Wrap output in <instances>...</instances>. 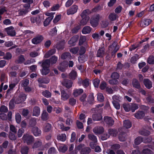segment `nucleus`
Listing matches in <instances>:
<instances>
[{
    "label": "nucleus",
    "mask_w": 154,
    "mask_h": 154,
    "mask_svg": "<svg viewBox=\"0 0 154 154\" xmlns=\"http://www.w3.org/2000/svg\"><path fill=\"white\" fill-rule=\"evenodd\" d=\"M22 138L24 143H26L28 145L32 143L34 140L32 136L27 134H24Z\"/></svg>",
    "instance_id": "3"
},
{
    "label": "nucleus",
    "mask_w": 154,
    "mask_h": 154,
    "mask_svg": "<svg viewBox=\"0 0 154 154\" xmlns=\"http://www.w3.org/2000/svg\"><path fill=\"white\" fill-rule=\"evenodd\" d=\"M104 120L107 124L110 125H112L114 123V121L111 118L108 116L104 117Z\"/></svg>",
    "instance_id": "15"
},
{
    "label": "nucleus",
    "mask_w": 154,
    "mask_h": 154,
    "mask_svg": "<svg viewBox=\"0 0 154 154\" xmlns=\"http://www.w3.org/2000/svg\"><path fill=\"white\" fill-rule=\"evenodd\" d=\"M143 139L141 137H139L135 139V143L136 145L140 144L142 141H143Z\"/></svg>",
    "instance_id": "52"
},
{
    "label": "nucleus",
    "mask_w": 154,
    "mask_h": 154,
    "mask_svg": "<svg viewBox=\"0 0 154 154\" xmlns=\"http://www.w3.org/2000/svg\"><path fill=\"white\" fill-rule=\"evenodd\" d=\"M88 137L89 139L96 143L97 141L96 137L92 134H89L88 135Z\"/></svg>",
    "instance_id": "36"
},
{
    "label": "nucleus",
    "mask_w": 154,
    "mask_h": 154,
    "mask_svg": "<svg viewBox=\"0 0 154 154\" xmlns=\"http://www.w3.org/2000/svg\"><path fill=\"white\" fill-rule=\"evenodd\" d=\"M21 116L19 113H17L15 115V119L17 123H19L21 120Z\"/></svg>",
    "instance_id": "57"
},
{
    "label": "nucleus",
    "mask_w": 154,
    "mask_h": 154,
    "mask_svg": "<svg viewBox=\"0 0 154 154\" xmlns=\"http://www.w3.org/2000/svg\"><path fill=\"white\" fill-rule=\"evenodd\" d=\"M50 60H49L47 59L43 61L42 64V66L43 68H49L50 65Z\"/></svg>",
    "instance_id": "31"
},
{
    "label": "nucleus",
    "mask_w": 154,
    "mask_h": 154,
    "mask_svg": "<svg viewBox=\"0 0 154 154\" xmlns=\"http://www.w3.org/2000/svg\"><path fill=\"white\" fill-rule=\"evenodd\" d=\"M68 66V64L67 62H63L60 65L58 69L60 71L63 72L65 70L66 67Z\"/></svg>",
    "instance_id": "20"
},
{
    "label": "nucleus",
    "mask_w": 154,
    "mask_h": 154,
    "mask_svg": "<svg viewBox=\"0 0 154 154\" xmlns=\"http://www.w3.org/2000/svg\"><path fill=\"white\" fill-rule=\"evenodd\" d=\"M29 10L27 9H23L18 11L19 16H23L25 15L28 12Z\"/></svg>",
    "instance_id": "46"
},
{
    "label": "nucleus",
    "mask_w": 154,
    "mask_h": 154,
    "mask_svg": "<svg viewBox=\"0 0 154 154\" xmlns=\"http://www.w3.org/2000/svg\"><path fill=\"white\" fill-rule=\"evenodd\" d=\"M82 19L80 21V25L84 26L86 25L90 19L89 17H87L86 18H82Z\"/></svg>",
    "instance_id": "35"
},
{
    "label": "nucleus",
    "mask_w": 154,
    "mask_h": 154,
    "mask_svg": "<svg viewBox=\"0 0 154 154\" xmlns=\"http://www.w3.org/2000/svg\"><path fill=\"white\" fill-rule=\"evenodd\" d=\"M51 128V125L49 123H47L45 124L44 127V130L46 132L49 131Z\"/></svg>",
    "instance_id": "45"
},
{
    "label": "nucleus",
    "mask_w": 154,
    "mask_h": 154,
    "mask_svg": "<svg viewBox=\"0 0 154 154\" xmlns=\"http://www.w3.org/2000/svg\"><path fill=\"white\" fill-rule=\"evenodd\" d=\"M133 85L134 87L138 88H140V84L138 81L136 79H134L133 81Z\"/></svg>",
    "instance_id": "53"
},
{
    "label": "nucleus",
    "mask_w": 154,
    "mask_h": 154,
    "mask_svg": "<svg viewBox=\"0 0 154 154\" xmlns=\"http://www.w3.org/2000/svg\"><path fill=\"white\" fill-rule=\"evenodd\" d=\"M40 113V109L38 106L35 107L33 110L32 116L36 117L38 116Z\"/></svg>",
    "instance_id": "14"
},
{
    "label": "nucleus",
    "mask_w": 154,
    "mask_h": 154,
    "mask_svg": "<svg viewBox=\"0 0 154 154\" xmlns=\"http://www.w3.org/2000/svg\"><path fill=\"white\" fill-rule=\"evenodd\" d=\"M84 144H80L75 148V151L80 150L81 154H88L91 151V149L88 147H84Z\"/></svg>",
    "instance_id": "1"
},
{
    "label": "nucleus",
    "mask_w": 154,
    "mask_h": 154,
    "mask_svg": "<svg viewBox=\"0 0 154 154\" xmlns=\"http://www.w3.org/2000/svg\"><path fill=\"white\" fill-rule=\"evenodd\" d=\"M151 22L152 20L150 19H145L142 22L140 25L144 27L148 26Z\"/></svg>",
    "instance_id": "16"
},
{
    "label": "nucleus",
    "mask_w": 154,
    "mask_h": 154,
    "mask_svg": "<svg viewBox=\"0 0 154 154\" xmlns=\"http://www.w3.org/2000/svg\"><path fill=\"white\" fill-rule=\"evenodd\" d=\"M90 12L88 9H86L84 10L81 14V16L82 18H86L88 16V14H90Z\"/></svg>",
    "instance_id": "30"
},
{
    "label": "nucleus",
    "mask_w": 154,
    "mask_h": 154,
    "mask_svg": "<svg viewBox=\"0 0 154 154\" xmlns=\"http://www.w3.org/2000/svg\"><path fill=\"white\" fill-rule=\"evenodd\" d=\"M25 60V59L24 56L22 55H21L16 60V62L17 63H23Z\"/></svg>",
    "instance_id": "39"
},
{
    "label": "nucleus",
    "mask_w": 154,
    "mask_h": 154,
    "mask_svg": "<svg viewBox=\"0 0 154 154\" xmlns=\"http://www.w3.org/2000/svg\"><path fill=\"white\" fill-rule=\"evenodd\" d=\"M139 133L140 134L144 136H148L150 134L149 131L145 129L140 130L139 131Z\"/></svg>",
    "instance_id": "42"
},
{
    "label": "nucleus",
    "mask_w": 154,
    "mask_h": 154,
    "mask_svg": "<svg viewBox=\"0 0 154 154\" xmlns=\"http://www.w3.org/2000/svg\"><path fill=\"white\" fill-rule=\"evenodd\" d=\"M29 84V80L28 79H26L21 82V85L25 87L27 86Z\"/></svg>",
    "instance_id": "61"
},
{
    "label": "nucleus",
    "mask_w": 154,
    "mask_h": 154,
    "mask_svg": "<svg viewBox=\"0 0 154 154\" xmlns=\"http://www.w3.org/2000/svg\"><path fill=\"white\" fill-rule=\"evenodd\" d=\"M86 40V37L85 36H80L79 42V45H82Z\"/></svg>",
    "instance_id": "49"
},
{
    "label": "nucleus",
    "mask_w": 154,
    "mask_h": 154,
    "mask_svg": "<svg viewBox=\"0 0 154 154\" xmlns=\"http://www.w3.org/2000/svg\"><path fill=\"white\" fill-rule=\"evenodd\" d=\"M97 100L100 102H102L103 101L104 97L103 94L101 93H99L97 94Z\"/></svg>",
    "instance_id": "56"
},
{
    "label": "nucleus",
    "mask_w": 154,
    "mask_h": 154,
    "mask_svg": "<svg viewBox=\"0 0 154 154\" xmlns=\"http://www.w3.org/2000/svg\"><path fill=\"white\" fill-rule=\"evenodd\" d=\"M154 148V146H145L143 151V154H152V152L148 148L152 149Z\"/></svg>",
    "instance_id": "12"
},
{
    "label": "nucleus",
    "mask_w": 154,
    "mask_h": 154,
    "mask_svg": "<svg viewBox=\"0 0 154 154\" xmlns=\"http://www.w3.org/2000/svg\"><path fill=\"white\" fill-rule=\"evenodd\" d=\"M144 116V112L142 111H138L134 114L135 117L137 119H141L143 118Z\"/></svg>",
    "instance_id": "23"
},
{
    "label": "nucleus",
    "mask_w": 154,
    "mask_h": 154,
    "mask_svg": "<svg viewBox=\"0 0 154 154\" xmlns=\"http://www.w3.org/2000/svg\"><path fill=\"white\" fill-rule=\"evenodd\" d=\"M72 82L70 80H67L65 82L64 85L67 88H71L72 86Z\"/></svg>",
    "instance_id": "44"
},
{
    "label": "nucleus",
    "mask_w": 154,
    "mask_h": 154,
    "mask_svg": "<svg viewBox=\"0 0 154 154\" xmlns=\"http://www.w3.org/2000/svg\"><path fill=\"white\" fill-rule=\"evenodd\" d=\"M131 109L132 112L135 111V110L137 109L138 108V105L136 104H131Z\"/></svg>",
    "instance_id": "51"
},
{
    "label": "nucleus",
    "mask_w": 154,
    "mask_h": 154,
    "mask_svg": "<svg viewBox=\"0 0 154 154\" xmlns=\"http://www.w3.org/2000/svg\"><path fill=\"white\" fill-rule=\"evenodd\" d=\"M78 8V6L76 5H73L67 11V14L69 15L74 14L77 12Z\"/></svg>",
    "instance_id": "6"
},
{
    "label": "nucleus",
    "mask_w": 154,
    "mask_h": 154,
    "mask_svg": "<svg viewBox=\"0 0 154 154\" xmlns=\"http://www.w3.org/2000/svg\"><path fill=\"white\" fill-rule=\"evenodd\" d=\"M148 63L149 64H153L154 63V57L150 56L149 57L147 60Z\"/></svg>",
    "instance_id": "63"
},
{
    "label": "nucleus",
    "mask_w": 154,
    "mask_h": 154,
    "mask_svg": "<svg viewBox=\"0 0 154 154\" xmlns=\"http://www.w3.org/2000/svg\"><path fill=\"white\" fill-rule=\"evenodd\" d=\"M118 15L114 13L110 14L108 16V19L111 21L116 20L118 18Z\"/></svg>",
    "instance_id": "22"
},
{
    "label": "nucleus",
    "mask_w": 154,
    "mask_h": 154,
    "mask_svg": "<svg viewBox=\"0 0 154 154\" xmlns=\"http://www.w3.org/2000/svg\"><path fill=\"white\" fill-rule=\"evenodd\" d=\"M76 77V72L74 70H72L69 74V78L72 80H75Z\"/></svg>",
    "instance_id": "28"
},
{
    "label": "nucleus",
    "mask_w": 154,
    "mask_h": 154,
    "mask_svg": "<svg viewBox=\"0 0 154 154\" xmlns=\"http://www.w3.org/2000/svg\"><path fill=\"white\" fill-rule=\"evenodd\" d=\"M83 92V91L82 89H75L73 93V94L75 97H76L79 95L82 94Z\"/></svg>",
    "instance_id": "21"
},
{
    "label": "nucleus",
    "mask_w": 154,
    "mask_h": 154,
    "mask_svg": "<svg viewBox=\"0 0 154 154\" xmlns=\"http://www.w3.org/2000/svg\"><path fill=\"white\" fill-rule=\"evenodd\" d=\"M5 30L8 35L11 36H14L16 35V32L14 27L11 26L5 28Z\"/></svg>",
    "instance_id": "7"
},
{
    "label": "nucleus",
    "mask_w": 154,
    "mask_h": 154,
    "mask_svg": "<svg viewBox=\"0 0 154 154\" xmlns=\"http://www.w3.org/2000/svg\"><path fill=\"white\" fill-rule=\"evenodd\" d=\"M60 6L59 4H56L50 8V10L51 11H55L59 9Z\"/></svg>",
    "instance_id": "62"
},
{
    "label": "nucleus",
    "mask_w": 154,
    "mask_h": 154,
    "mask_svg": "<svg viewBox=\"0 0 154 154\" xmlns=\"http://www.w3.org/2000/svg\"><path fill=\"white\" fill-rule=\"evenodd\" d=\"M51 143H48L46 144L44 146H41L42 142L38 140L36 141L34 144L32 148H38V149L40 150H43L45 149H47L51 145Z\"/></svg>",
    "instance_id": "2"
},
{
    "label": "nucleus",
    "mask_w": 154,
    "mask_h": 154,
    "mask_svg": "<svg viewBox=\"0 0 154 154\" xmlns=\"http://www.w3.org/2000/svg\"><path fill=\"white\" fill-rule=\"evenodd\" d=\"M50 72L49 69L48 68H43L41 72L42 75H46Z\"/></svg>",
    "instance_id": "50"
},
{
    "label": "nucleus",
    "mask_w": 154,
    "mask_h": 154,
    "mask_svg": "<svg viewBox=\"0 0 154 154\" xmlns=\"http://www.w3.org/2000/svg\"><path fill=\"white\" fill-rule=\"evenodd\" d=\"M56 50L55 49H51L45 53V55L44 57L45 58H48L51 55L55 54L56 52Z\"/></svg>",
    "instance_id": "25"
},
{
    "label": "nucleus",
    "mask_w": 154,
    "mask_h": 154,
    "mask_svg": "<svg viewBox=\"0 0 154 154\" xmlns=\"http://www.w3.org/2000/svg\"><path fill=\"white\" fill-rule=\"evenodd\" d=\"M131 105L129 104L124 103L122 105V107L124 110L127 112H129L131 110Z\"/></svg>",
    "instance_id": "38"
},
{
    "label": "nucleus",
    "mask_w": 154,
    "mask_h": 154,
    "mask_svg": "<svg viewBox=\"0 0 154 154\" xmlns=\"http://www.w3.org/2000/svg\"><path fill=\"white\" fill-rule=\"evenodd\" d=\"M29 149L27 146L23 147L21 150L22 154H28Z\"/></svg>",
    "instance_id": "55"
},
{
    "label": "nucleus",
    "mask_w": 154,
    "mask_h": 154,
    "mask_svg": "<svg viewBox=\"0 0 154 154\" xmlns=\"http://www.w3.org/2000/svg\"><path fill=\"white\" fill-rule=\"evenodd\" d=\"M57 139L61 141H64L66 139V136L65 134H59L57 136Z\"/></svg>",
    "instance_id": "27"
},
{
    "label": "nucleus",
    "mask_w": 154,
    "mask_h": 154,
    "mask_svg": "<svg viewBox=\"0 0 154 154\" xmlns=\"http://www.w3.org/2000/svg\"><path fill=\"white\" fill-rule=\"evenodd\" d=\"M92 118L94 120L99 121L102 119V116L100 114H95L93 115Z\"/></svg>",
    "instance_id": "33"
},
{
    "label": "nucleus",
    "mask_w": 154,
    "mask_h": 154,
    "mask_svg": "<svg viewBox=\"0 0 154 154\" xmlns=\"http://www.w3.org/2000/svg\"><path fill=\"white\" fill-rule=\"evenodd\" d=\"M112 102H120L122 99V97L119 95H114L112 97Z\"/></svg>",
    "instance_id": "43"
},
{
    "label": "nucleus",
    "mask_w": 154,
    "mask_h": 154,
    "mask_svg": "<svg viewBox=\"0 0 154 154\" xmlns=\"http://www.w3.org/2000/svg\"><path fill=\"white\" fill-rule=\"evenodd\" d=\"M78 83L82 84L85 88L87 87L89 84V80L88 79L82 80L81 78H79Z\"/></svg>",
    "instance_id": "11"
},
{
    "label": "nucleus",
    "mask_w": 154,
    "mask_h": 154,
    "mask_svg": "<svg viewBox=\"0 0 154 154\" xmlns=\"http://www.w3.org/2000/svg\"><path fill=\"white\" fill-rule=\"evenodd\" d=\"M105 54V49L104 48H100L98 51L97 56V57H102Z\"/></svg>",
    "instance_id": "17"
},
{
    "label": "nucleus",
    "mask_w": 154,
    "mask_h": 154,
    "mask_svg": "<svg viewBox=\"0 0 154 154\" xmlns=\"http://www.w3.org/2000/svg\"><path fill=\"white\" fill-rule=\"evenodd\" d=\"M131 122L128 120H125L124 121V126L126 128H130L131 126Z\"/></svg>",
    "instance_id": "34"
},
{
    "label": "nucleus",
    "mask_w": 154,
    "mask_h": 154,
    "mask_svg": "<svg viewBox=\"0 0 154 154\" xmlns=\"http://www.w3.org/2000/svg\"><path fill=\"white\" fill-rule=\"evenodd\" d=\"M57 31L56 28L55 27L51 29L49 32V34L51 35H54L56 34Z\"/></svg>",
    "instance_id": "58"
},
{
    "label": "nucleus",
    "mask_w": 154,
    "mask_h": 154,
    "mask_svg": "<svg viewBox=\"0 0 154 154\" xmlns=\"http://www.w3.org/2000/svg\"><path fill=\"white\" fill-rule=\"evenodd\" d=\"M143 84L148 89H150L152 87V83L149 79H143Z\"/></svg>",
    "instance_id": "13"
},
{
    "label": "nucleus",
    "mask_w": 154,
    "mask_h": 154,
    "mask_svg": "<svg viewBox=\"0 0 154 154\" xmlns=\"http://www.w3.org/2000/svg\"><path fill=\"white\" fill-rule=\"evenodd\" d=\"M71 56L69 53H65L63 54L61 56V58L63 59L70 58Z\"/></svg>",
    "instance_id": "54"
},
{
    "label": "nucleus",
    "mask_w": 154,
    "mask_h": 154,
    "mask_svg": "<svg viewBox=\"0 0 154 154\" xmlns=\"http://www.w3.org/2000/svg\"><path fill=\"white\" fill-rule=\"evenodd\" d=\"M94 132L97 135L102 134L104 131V129L102 127L98 126L94 128L93 129Z\"/></svg>",
    "instance_id": "9"
},
{
    "label": "nucleus",
    "mask_w": 154,
    "mask_h": 154,
    "mask_svg": "<svg viewBox=\"0 0 154 154\" xmlns=\"http://www.w3.org/2000/svg\"><path fill=\"white\" fill-rule=\"evenodd\" d=\"M100 82V80L98 79H96L93 80V83L94 86L98 88Z\"/></svg>",
    "instance_id": "59"
},
{
    "label": "nucleus",
    "mask_w": 154,
    "mask_h": 154,
    "mask_svg": "<svg viewBox=\"0 0 154 154\" xmlns=\"http://www.w3.org/2000/svg\"><path fill=\"white\" fill-rule=\"evenodd\" d=\"M8 111V109L7 107L5 106H1L0 109V111L2 113L6 112Z\"/></svg>",
    "instance_id": "64"
},
{
    "label": "nucleus",
    "mask_w": 154,
    "mask_h": 154,
    "mask_svg": "<svg viewBox=\"0 0 154 154\" xmlns=\"http://www.w3.org/2000/svg\"><path fill=\"white\" fill-rule=\"evenodd\" d=\"M59 150L61 152H64L67 149L68 147L66 146L63 144L60 145L58 148Z\"/></svg>",
    "instance_id": "26"
},
{
    "label": "nucleus",
    "mask_w": 154,
    "mask_h": 154,
    "mask_svg": "<svg viewBox=\"0 0 154 154\" xmlns=\"http://www.w3.org/2000/svg\"><path fill=\"white\" fill-rule=\"evenodd\" d=\"M19 81L16 80V81L14 82H12L9 85V88H10L7 91V92L8 93L11 90H12L15 87V86L17 84Z\"/></svg>",
    "instance_id": "32"
},
{
    "label": "nucleus",
    "mask_w": 154,
    "mask_h": 154,
    "mask_svg": "<svg viewBox=\"0 0 154 154\" xmlns=\"http://www.w3.org/2000/svg\"><path fill=\"white\" fill-rule=\"evenodd\" d=\"M61 99L64 101L67 100L70 97V95L64 90H61Z\"/></svg>",
    "instance_id": "10"
},
{
    "label": "nucleus",
    "mask_w": 154,
    "mask_h": 154,
    "mask_svg": "<svg viewBox=\"0 0 154 154\" xmlns=\"http://www.w3.org/2000/svg\"><path fill=\"white\" fill-rule=\"evenodd\" d=\"M79 38L77 35H75L72 37L70 40L68 41V43L69 45H74V44L77 41Z\"/></svg>",
    "instance_id": "18"
},
{
    "label": "nucleus",
    "mask_w": 154,
    "mask_h": 154,
    "mask_svg": "<svg viewBox=\"0 0 154 154\" xmlns=\"http://www.w3.org/2000/svg\"><path fill=\"white\" fill-rule=\"evenodd\" d=\"M38 81L40 84H47L49 82V79L46 78H40L38 79Z\"/></svg>",
    "instance_id": "29"
},
{
    "label": "nucleus",
    "mask_w": 154,
    "mask_h": 154,
    "mask_svg": "<svg viewBox=\"0 0 154 154\" xmlns=\"http://www.w3.org/2000/svg\"><path fill=\"white\" fill-rule=\"evenodd\" d=\"M53 17L47 18L44 22V26H47L49 25Z\"/></svg>",
    "instance_id": "48"
},
{
    "label": "nucleus",
    "mask_w": 154,
    "mask_h": 154,
    "mask_svg": "<svg viewBox=\"0 0 154 154\" xmlns=\"http://www.w3.org/2000/svg\"><path fill=\"white\" fill-rule=\"evenodd\" d=\"M26 98V95L23 93L21 94L15 101V103L19 104L23 102Z\"/></svg>",
    "instance_id": "8"
},
{
    "label": "nucleus",
    "mask_w": 154,
    "mask_h": 154,
    "mask_svg": "<svg viewBox=\"0 0 154 154\" xmlns=\"http://www.w3.org/2000/svg\"><path fill=\"white\" fill-rule=\"evenodd\" d=\"M42 94L43 96L47 98L50 97L51 95V93L47 90L43 91L42 92Z\"/></svg>",
    "instance_id": "47"
},
{
    "label": "nucleus",
    "mask_w": 154,
    "mask_h": 154,
    "mask_svg": "<svg viewBox=\"0 0 154 154\" xmlns=\"http://www.w3.org/2000/svg\"><path fill=\"white\" fill-rule=\"evenodd\" d=\"M92 38L95 40H98L100 38L99 34L97 33H95L92 34Z\"/></svg>",
    "instance_id": "60"
},
{
    "label": "nucleus",
    "mask_w": 154,
    "mask_h": 154,
    "mask_svg": "<svg viewBox=\"0 0 154 154\" xmlns=\"http://www.w3.org/2000/svg\"><path fill=\"white\" fill-rule=\"evenodd\" d=\"M91 30V28L89 26H86L84 27L82 30V33L86 34L90 33Z\"/></svg>",
    "instance_id": "24"
},
{
    "label": "nucleus",
    "mask_w": 154,
    "mask_h": 154,
    "mask_svg": "<svg viewBox=\"0 0 154 154\" xmlns=\"http://www.w3.org/2000/svg\"><path fill=\"white\" fill-rule=\"evenodd\" d=\"M108 132L109 134L112 136H116L117 134V131L113 129H109L108 130Z\"/></svg>",
    "instance_id": "41"
},
{
    "label": "nucleus",
    "mask_w": 154,
    "mask_h": 154,
    "mask_svg": "<svg viewBox=\"0 0 154 154\" xmlns=\"http://www.w3.org/2000/svg\"><path fill=\"white\" fill-rule=\"evenodd\" d=\"M32 132L35 136H39L41 134V131L37 127H34L32 129Z\"/></svg>",
    "instance_id": "19"
},
{
    "label": "nucleus",
    "mask_w": 154,
    "mask_h": 154,
    "mask_svg": "<svg viewBox=\"0 0 154 154\" xmlns=\"http://www.w3.org/2000/svg\"><path fill=\"white\" fill-rule=\"evenodd\" d=\"M100 18L99 15L97 14L93 16L91 19L90 22L93 27H96L98 24Z\"/></svg>",
    "instance_id": "4"
},
{
    "label": "nucleus",
    "mask_w": 154,
    "mask_h": 154,
    "mask_svg": "<svg viewBox=\"0 0 154 154\" xmlns=\"http://www.w3.org/2000/svg\"><path fill=\"white\" fill-rule=\"evenodd\" d=\"M49 60L50 63L52 64L56 63L58 60V57L55 56H53Z\"/></svg>",
    "instance_id": "40"
},
{
    "label": "nucleus",
    "mask_w": 154,
    "mask_h": 154,
    "mask_svg": "<svg viewBox=\"0 0 154 154\" xmlns=\"http://www.w3.org/2000/svg\"><path fill=\"white\" fill-rule=\"evenodd\" d=\"M43 37L41 35H38L32 39V43L37 45L40 43L43 40Z\"/></svg>",
    "instance_id": "5"
},
{
    "label": "nucleus",
    "mask_w": 154,
    "mask_h": 154,
    "mask_svg": "<svg viewBox=\"0 0 154 154\" xmlns=\"http://www.w3.org/2000/svg\"><path fill=\"white\" fill-rule=\"evenodd\" d=\"M48 118V114L45 111H43L42 114V119L44 121L46 120Z\"/></svg>",
    "instance_id": "37"
}]
</instances>
